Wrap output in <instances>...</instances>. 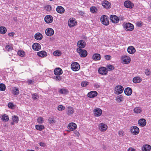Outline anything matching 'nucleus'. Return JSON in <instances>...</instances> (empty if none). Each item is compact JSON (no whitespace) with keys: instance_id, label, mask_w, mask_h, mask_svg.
<instances>
[{"instance_id":"obj_1","label":"nucleus","mask_w":151,"mask_h":151,"mask_svg":"<svg viewBox=\"0 0 151 151\" xmlns=\"http://www.w3.org/2000/svg\"><path fill=\"white\" fill-rule=\"evenodd\" d=\"M77 52L80 55V56L82 58L86 57L88 54L87 51L84 49H82L80 48H77L76 50Z\"/></svg>"},{"instance_id":"obj_2","label":"nucleus","mask_w":151,"mask_h":151,"mask_svg":"<svg viewBox=\"0 0 151 151\" xmlns=\"http://www.w3.org/2000/svg\"><path fill=\"white\" fill-rule=\"evenodd\" d=\"M130 131L133 135H136L138 134L139 132V128L135 126H132L130 128Z\"/></svg>"},{"instance_id":"obj_3","label":"nucleus","mask_w":151,"mask_h":151,"mask_svg":"<svg viewBox=\"0 0 151 151\" xmlns=\"http://www.w3.org/2000/svg\"><path fill=\"white\" fill-rule=\"evenodd\" d=\"M108 16L105 15H103L101 18V21L102 24L105 25H108L109 24V20L108 19Z\"/></svg>"},{"instance_id":"obj_4","label":"nucleus","mask_w":151,"mask_h":151,"mask_svg":"<svg viewBox=\"0 0 151 151\" xmlns=\"http://www.w3.org/2000/svg\"><path fill=\"white\" fill-rule=\"evenodd\" d=\"M124 90V88L120 85L116 86L115 88V93L116 94H119L122 93Z\"/></svg>"},{"instance_id":"obj_5","label":"nucleus","mask_w":151,"mask_h":151,"mask_svg":"<svg viewBox=\"0 0 151 151\" xmlns=\"http://www.w3.org/2000/svg\"><path fill=\"white\" fill-rule=\"evenodd\" d=\"M98 126L99 129L102 132L106 131L108 128L107 125L102 123H100Z\"/></svg>"},{"instance_id":"obj_6","label":"nucleus","mask_w":151,"mask_h":151,"mask_svg":"<svg viewBox=\"0 0 151 151\" xmlns=\"http://www.w3.org/2000/svg\"><path fill=\"white\" fill-rule=\"evenodd\" d=\"M71 69L74 71H78L80 68L79 64L76 62L73 63L71 66Z\"/></svg>"},{"instance_id":"obj_7","label":"nucleus","mask_w":151,"mask_h":151,"mask_svg":"<svg viewBox=\"0 0 151 151\" xmlns=\"http://www.w3.org/2000/svg\"><path fill=\"white\" fill-rule=\"evenodd\" d=\"M124 27L126 30L129 31H132L134 29L133 25L130 23H126L124 25Z\"/></svg>"},{"instance_id":"obj_8","label":"nucleus","mask_w":151,"mask_h":151,"mask_svg":"<svg viewBox=\"0 0 151 151\" xmlns=\"http://www.w3.org/2000/svg\"><path fill=\"white\" fill-rule=\"evenodd\" d=\"M94 115L96 117L100 116L102 114V111L101 109L99 108H97L94 109L93 110Z\"/></svg>"},{"instance_id":"obj_9","label":"nucleus","mask_w":151,"mask_h":151,"mask_svg":"<svg viewBox=\"0 0 151 151\" xmlns=\"http://www.w3.org/2000/svg\"><path fill=\"white\" fill-rule=\"evenodd\" d=\"M98 71L99 74L104 75H106L108 73L106 68L104 67L99 68Z\"/></svg>"},{"instance_id":"obj_10","label":"nucleus","mask_w":151,"mask_h":151,"mask_svg":"<svg viewBox=\"0 0 151 151\" xmlns=\"http://www.w3.org/2000/svg\"><path fill=\"white\" fill-rule=\"evenodd\" d=\"M77 125L76 124L73 122L70 123L68 126L67 128L70 131H74L77 128Z\"/></svg>"},{"instance_id":"obj_11","label":"nucleus","mask_w":151,"mask_h":151,"mask_svg":"<svg viewBox=\"0 0 151 151\" xmlns=\"http://www.w3.org/2000/svg\"><path fill=\"white\" fill-rule=\"evenodd\" d=\"M76 22L73 18H70L68 22V25L70 27L75 26L76 24Z\"/></svg>"},{"instance_id":"obj_12","label":"nucleus","mask_w":151,"mask_h":151,"mask_svg":"<svg viewBox=\"0 0 151 151\" xmlns=\"http://www.w3.org/2000/svg\"><path fill=\"white\" fill-rule=\"evenodd\" d=\"M45 22L47 24L52 23L53 20L52 17L50 15H46L44 18Z\"/></svg>"},{"instance_id":"obj_13","label":"nucleus","mask_w":151,"mask_h":151,"mask_svg":"<svg viewBox=\"0 0 151 151\" xmlns=\"http://www.w3.org/2000/svg\"><path fill=\"white\" fill-rule=\"evenodd\" d=\"M122 59L123 61V63L125 64L129 63L131 61L130 58L126 55L122 56Z\"/></svg>"},{"instance_id":"obj_14","label":"nucleus","mask_w":151,"mask_h":151,"mask_svg":"<svg viewBox=\"0 0 151 151\" xmlns=\"http://www.w3.org/2000/svg\"><path fill=\"white\" fill-rule=\"evenodd\" d=\"M124 6L127 8L132 9L134 6V4L129 1H125L124 3Z\"/></svg>"},{"instance_id":"obj_15","label":"nucleus","mask_w":151,"mask_h":151,"mask_svg":"<svg viewBox=\"0 0 151 151\" xmlns=\"http://www.w3.org/2000/svg\"><path fill=\"white\" fill-rule=\"evenodd\" d=\"M86 43L83 40H79L77 43V46L78 47V48L80 49L84 48L86 46Z\"/></svg>"},{"instance_id":"obj_16","label":"nucleus","mask_w":151,"mask_h":151,"mask_svg":"<svg viewBox=\"0 0 151 151\" xmlns=\"http://www.w3.org/2000/svg\"><path fill=\"white\" fill-rule=\"evenodd\" d=\"M32 47L35 51H38L41 49V46L39 43H35L33 44Z\"/></svg>"},{"instance_id":"obj_17","label":"nucleus","mask_w":151,"mask_h":151,"mask_svg":"<svg viewBox=\"0 0 151 151\" xmlns=\"http://www.w3.org/2000/svg\"><path fill=\"white\" fill-rule=\"evenodd\" d=\"M102 6L106 9H108L111 8V4L108 1L104 0L102 2Z\"/></svg>"},{"instance_id":"obj_18","label":"nucleus","mask_w":151,"mask_h":151,"mask_svg":"<svg viewBox=\"0 0 151 151\" xmlns=\"http://www.w3.org/2000/svg\"><path fill=\"white\" fill-rule=\"evenodd\" d=\"M111 21L114 23H117L119 21V17L115 15H111L110 17Z\"/></svg>"},{"instance_id":"obj_19","label":"nucleus","mask_w":151,"mask_h":151,"mask_svg":"<svg viewBox=\"0 0 151 151\" xmlns=\"http://www.w3.org/2000/svg\"><path fill=\"white\" fill-rule=\"evenodd\" d=\"M46 34L48 36H51L54 34V31L51 28L47 29L45 30Z\"/></svg>"},{"instance_id":"obj_20","label":"nucleus","mask_w":151,"mask_h":151,"mask_svg":"<svg viewBox=\"0 0 151 151\" xmlns=\"http://www.w3.org/2000/svg\"><path fill=\"white\" fill-rule=\"evenodd\" d=\"M97 92L96 91H91L88 93V96L89 98H94L97 96Z\"/></svg>"},{"instance_id":"obj_21","label":"nucleus","mask_w":151,"mask_h":151,"mask_svg":"<svg viewBox=\"0 0 151 151\" xmlns=\"http://www.w3.org/2000/svg\"><path fill=\"white\" fill-rule=\"evenodd\" d=\"M92 59L95 61L99 60L101 58V56L100 54L99 53H95L92 56Z\"/></svg>"},{"instance_id":"obj_22","label":"nucleus","mask_w":151,"mask_h":151,"mask_svg":"<svg viewBox=\"0 0 151 151\" xmlns=\"http://www.w3.org/2000/svg\"><path fill=\"white\" fill-rule=\"evenodd\" d=\"M146 121L144 119H139L138 121L139 125L141 127H144L146 125Z\"/></svg>"},{"instance_id":"obj_23","label":"nucleus","mask_w":151,"mask_h":151,"mask_svg":"<svg viewBox=\"0 0 151 151\" xmlns=\"http://www.w3.org/2000/svg\"><path fill=\"white\" fill-rule=\"evenodd\" d=\"M74 112V110L73 108L70 106H69L67 108V114L68 116H70Z\"/></svg>"},{"instance_id":"obj_24","label":"nucleus","mask_w":151,"mask_h":151,"mask_svg":"<svg viewBox=\"0 0 151 151\" xmlns=\"http://www.w3.org/2000/svg\"><path fill=\"white\" fill-rule=\"evenodd\" d=\"M37 55L42 58H44L47 55V53L44 50L39 51L37 53Z\"/></svg>"},{"instance_id":"obj_25","label":"nucleus","mask_w":151,"mask_h":151,"mask_svg":"<svg viewBox=\"0 0 151 151\" xmlns=\"http://www.w3.org/2000/svg\"><path fill=\"white\" fill-rule=\"evenodd\" d=\"M54 74L57 76H60L63 73L62 69L60 68L55 69L54 71Z\"/></svg>"},{"instance_id":"obj_26","label":"nucleus","mask_w":151,"mask_h":151,"mask_svg":"<svg viewBox=\"0 0 151 151\" xmlns=\"http://www.w3.org/2000/svg\"><path fill=\"white\" fill-rule=\"evenodd\" d=\"M127 51L129 53L133 54L135 52L136 50L133 46H130L128 47Z\"/></svg>"},{"instance_id":"obj_27","label":"nucleus","mask_w":151,"mask_h":151,"mask_svg":"<svg viewBox=\"0 0 151 151\" xmlns=\"http://www.w3.org/2000/svg\"><path fill=\"white\" fill-rule=\"evenodd\" d=\"M132 91L130 88H127L124 89V93L127 96L130 95L132 93Z\"/></svg>"},{"instance_id":"obj_28","label":"nucleus","mask_w":151,"mask_h":151,"mask_svg":"<svg viewBox=\"0 0 151 151\" xmlns=\"http://www.w3.org/2000/svg\"><path fill=\"white\" fill-rule=\"evenodd\" d=\"M34 37L35 39L39 40H41L43 38L42 35L40 32L36 33L35 34Z\"/></svg>"},{"instance_id":"obj_29","label":"nucleus","mask_w":151,"mask_h":151,"mask_svg":"<svg viewBox=\"0 0 151 151\" xmlns=\"http://www.w3.org/2000/svg\"><path fill=\"white\" fill-rule=\"evenodd\" d=\"M151 149V146L148 145H145L142 147V151H150Z\"/></svg>"},{"instance_id":"obj_30","label":"nucleus","mask_w":151,"mask_h":151,"mask_svg":"<svg viewBox=\"0 0 151 151\" xmlns=\"http://www.w3.org/2000/svg\"><path fill=\"white\" fill-rule=\"evenodd\" d=\"M56 11L59 13L62 14L65 11V9L63 7L61 6H58L56 8Z\"/></svg>"},{"instance_id":"obj_31","label":"nucleus","mask_w":151,"mask_h":151,"mask_svg":"<svg viewBox=\"0 0 151 151\" xmlns=\"http://www.w3.org/2000/svg\"><path fill=\"white\" fill-rule=\"evenodd\" d=\"M142 78L139 76H136L134 77L133 79V82L135 83L141 82L142 81Z\"/></svg>"},{"instance_id":"obj_32","label":"nucleus","mask_w":151,"mask_h":151,"mask_svg":"<svg viewBox=\"0 0 151 151\" xmlns=\"http://www.w3.org/2000/svg\"><path fill=\"white\" fill-rule=\"evenodd\" d=\"M19 93V90L17 87H14L12 89V94L14 95H17Z\"/></svg>"},{"instance_id":"obj_33","label":"nucleus","mask_w":151,"mask_h":151,"mask_svg":"<svg viewBox=\"0 0 151 151\" xmlns=\"http://www.w3.org/2000/svg\"><path fill=\"white\" fill-rule=\"evenodd\" d=\"M7 31V29L5 27L1 26L0 27V34H5Z\"/></svg>"},{"instance_id":"obj_34","label":"nucleus","mask_w":151,"mask_h":151,"mask_svg":"<svg viewBox=\"0 0 151 151\" xmlns=\"http://www.w3.org/2000/svg\"><path fill=\"white\" fill-rule=\"evenodd\" d=\"M134 112L136 114L140 113L142 111L141 108L137 107L133 109Z\"/></svg>"},{"instance_id":"obj_35","label":"nucleus","mask_w":151,"mask_h":151,"mask_svg":"<svg viewBox=\"0 0 151 151\" xmlns=\"http://www.w3.org/2000/svg\"><path fill=\"white\" fill-rule=\"evenodd\" d=\"M35 128L39 131H42L45 129V127L44 125H36L35 126Z\"/></svg>"},{"instance_id":"obj_36","label":"nucleus","mask_w":151,"mask_h":151,"mask_svg":"<svg viewBox=\"0 0 151 151\" xmlns=\"http://www.w3.org/2000/svg\"><path fill=\"white\" fill-rule=\"evenodd\" d=\"M59 92L61 94H66L68 93L69 91L66 89L62 88L59 91Z\"/></svg>"},{"instance_id":"obj_37","label":"nucleus","mask_w":151,"mask_h":151,"mask_svg":"<svg viewBox=\"0 0 151 151\" xmlns=\"http://www.w3.org/2000/svg\"><path fill=\"white\" fill-rule=\"evenodd\" d=\"M1 119L3 121H7L9 120L8 116L6 114L3 115L1 117Z\"/></svg>"},{"instance_id":"obj_38","label":"nucleus","mask_w":151,"mask_h":151,"mask_svg":"<svg viewBox=\"0 0 151 151\" xmlns=\"http://www.w3.org/2000/svg\"><path fill=\"white\" fill-rule=\"evenodd\" d=\"M6 49L8 51H10L13 50V45L10 44L9 45H6L5 47Z\"/></svg>"},{"instance_id":"obj_39","label":"nucleus","mask_w":151,"mask_h":151,"mask_svg":"<svg viewBox=\"0 0 151 151\" xmlns=\"http://www.w3.org/2000/svg\"><path fill=\"white\" fill-rule=\"evenodd\" d=\"M53 54L54 56H59L61 55V53L60 51L57 50L53 52Z\"/></svg>"},{"instance_id":"obj_40","label":"nucleus","mask_w":151,"mask_h":151,"mask_svg":"<svg viewBox=\"0 0 151 151\" xmlns=\"http://www.w3.org/2000/svg\"><path fill=\"white\" fill-rule=\"evenodd\" d=\"M45 10L48 12H50L52 10V7L50 5H48L45 6L44 7Z\"/></svg>"},{"instance_id":"obj_41","label":"nucleus","mask_w":151,"mask_h":151,"mask_svg":"<svg viewBox=\"0 0 151 151\" xmlns=\"http://www.w3.org/2000/svg\"><path fill=\"white\" fill-rule=\"evenodd\" d=\"M6 86L5 85L2 83L0 84V91H4L5 90Z\"/></svg>"},{"instance_id":"obj_42","label":"nucleus","mask_w":151,"mask_h":151,"mask_svg":"<svg viewBox=\"0 0 151 151\" xmlns=\"http://www.w3.org/2000/svg\"><path fill=\"white\" fill-rule=\"evenodd\" d=\"M58 109L59 111H61L65 109V107L62 105H60L58 106Z\"/></svg>"},{"instance_id":"obj_43","label":"nucleus","mask_w":151,"mask_h":151,"mask_svg":"<svg viewBox=\"0 0 151 151\" xmlns=\"http://www.w3.org/2000/svg\"><path fill=\"white\" fill-rule=\"evenodd\" d=\"M106 67L109 71L111 70L114 69V66L112 65H108L106 66Z\"/></svg>"},{"instance_id":"obj_44","label":"nucleus","mask_w":151,"mask_h":151,"mask_svg":"<svg viewBox=\"0 0 151 151\" xmlns=\"http://www.w3.org/2000/svg\"><path fill=\"white\" fill-rule=\"evenodd\" d=\"M17 54L19 55L21 57L24 56L25 55L24 52L21 50L18 51Z\"/></svg>"},{"instance_id":"obj_45","label":"nucleus","mask_w":151,"mask_h":151,"mask_svg":"<svg viewBox=\"0 0 151 151\" xmlns=\"http://www.w3.org/2000/svg\"><path fill=\"white\" fill-rule=\"evenodd\" d=\"M43 118L42 117H40L37 118V122L39 124H42L43 122Z\"/></svg>"},{"instance_id":"obj_46","label":"nucleus","mask_w":151,"mask_h":151,"mask_svg":"<svg viewBox=\"0 0 151 151\" xmlns=\"http://www.w3.org/2000/svg\"><path fill=\"white\" fill-rule=\"evenodd\" d=\"M13 121L14 122L18 123L19 121V118L16 116H14L13 117Z\"/></svg>"},{"instance_id":"obj_47","label":"nucleus","mask_w":151,"mask_h":151,"mask_svg":"<svg viewBox=\"0 0 151 151\" xmlns=\"http://www.w3.org/2000/svg\"><path fill=\"white\" fill-rule=\"evenodd\" d=\"M48 121L50 124H53L55 122V121L54 120V118L53 117H50L48 119Z\"/></svg>"},{"instance_id":"obj_48","label":"nucleus","mask_w":151,"mask_h":151,"mask_svg":"<svg viewBox=\"0 0 151 151\" xmlns=\"http://www.w3.org/2000/svg\"><path fill=\"white\" fill-rule=\"evenodd\" d=\"M88 82L87 81H84L82 82L81 85L82 86L85 87L88 85Z\"/></svg>"},{"instance_id":"obj_49","label":"nucleus","mask_w":151,"mask_h":151,"mask_svg":"<svg viewBox=\"0 0 151 151\" xmlns=\"http://www.w3.org/2000/svg\"><path fill=\"white\" fill-rule=\"evenodd\" d=\"M118 134L120 137H122L124 135V132L122 130H119L118 131Z\"/></svg>"},{"instance_id":"obj_50","label":"nucleus","mask_w":151,"mask_h":151,"mask_svg":"<svg viewBox=\"0 0 151 151\" xmlns=\"http://www.w3.org/2000/svg\"><path fill=\"white\" fill-rule=\"evenodd\" d=\"M39 98V96L36 93L32 94V98L34 100H36Z\"/></svg>"},{"instance_id":"obj_51","label":"nucleus","mask_w":151,"mask_h":151,"mask_svg":"<svg viewBox=\"0 0 151 151\" xmlns=\"http://www.w3.org/2000/svg\"><path fill=\"white\" fill-rule=\"evenodd\" d=\"M123 100V98L121 95L118 97L117 101L119 102H121Z\"/></svg>"},{"instance_id":"obj_52","label":"nucleus","mask_w":151,"mask_h":151,"mask_svg":"<svg viewBox=\"0 0 151 151\" xmlns=\"http://www.w3.org/2000/svg\"><path fill=\"white\" fill-rule=\"evenodd\" d=\"M8 107L10 109H13L14 107V105L11 102H9L8 104Z\"/></svg>"},{"instance_id":"obj_53","label":"nucleus","mask_w":151,"mask_h":151,"mask_svg":"<svg viewBox=\"0 0 151 151\" xmlns=\"http://www.w3.org/2000/svg\"><path fill=\"white\" fill-rule=\"evenodd\" d=\"M145 73L147 76L150 75L151 74V72L148 69H146L145 70Z\"/></svg>"},{"instance_id":"obj_54","label":"nucleus","mask_w":151,"mask_h":151,"mask_svg":"<svg viewBox=\"0 0 151 151\" xmlns=\"http://www.w3.org/2000/svg\"><path fill=\"white\" fill-rule=\"evenodd\" d=\"M73 133L75 134L74 136L77 137H79L80 136V133L77 130L74 131L73 132Z\"/></svg>"},{"instance_id":"obj_55","label":"nucleus","mask_w":151,"mask_h":151,"mask_svg":"<svg viewBox=\"0 0 151 151\" xmlns=\"http://www.w3.org/2000/svg\"><path fill=\"white\" fill-rule=\"evenodd\" d=\"M105 59L107 60H111V56L110 55H105L104 56Z\"/></svg>"},{"instance_id":"obj_56","label":"nucleus","mask_w":151,"mask_h":151,"mask_svg":"<svg viewBox=\"0 0 151 151\" xmlns=\"http://www.w3.org/2000/svg\"><path fill=\"white\" fill-rule=\"evenodd\" d=\"M96 8L94 6H92L90 8V10L91 12L92 13H94L95 12Z\"/></svg>"},{"instance_id":"obj_57","label":"nucleus","mask_w":151,"mask_h":151,"mask_svg":"<svg viewBox=\"0 0 151 151\" xmlns=\"http://www.w3.org/2000/svg\"><path fill=\"white\" fill-rule=\"evenodd\" d=\"M127 151H136V150L134 148L130 147L127 149Z\"/></svg>"},{"instance_id":"obj_58","label":"nucleus","mask_w":151,"mask_h":151,"mask_svg":"<svg viewBox=\"0 0 151 151\" xmlns=\"http://www.w3.org/2000/svg\"><path fill=\"white\" fill-rule=\"evenodd\" d=\"M100 86V83H95L94 85V87L96 88H98Z\"/></svg>"},{"instance_id":"obj_59","label":"nucleus","mask_w":151,"mask_h":151,"mask_svg":"<svg viewBox=\"0 0 151 151\" xmlns=\"http://www.w3.org/2000/svg\"><path fill=\"white\" fill-rule=\"evenodd\" d=\"M55 78L57 81H60L61 80V77L59 76H56L55 77Z\"/></svg>"},{"instance_id":"obj_60","label":"nucleus","mask_w":151,"mask_h":151,"mask_svg":"<svg viewBox=\"0 0 151 151\" xmlns=\"http://www.w3.org/2000/svg\"><path fill=\"white\" fill-rule=\"evenodd\" d=\"M39 144L40 146L42 147H45L46 146L45 144L42 142H40L39 143Z\"/></svg>"},{"instance_id":"obj_61","label":"nucleus","mask_w":151,"mask_h":151,"mask_svg":"<svg viewBox=\"0 0 151 151\" xmlns=\"http://www.w3.org/2000/svg\"><path fill=\"white\" fill-rule=\"evenodd\" d=\"M14 35V32H10L8 34V35L9 36L13 37Z\"/></svg>"},{"instance_id":"obj_62","label":"nucleus","mask_w":151,"mask_h":151,"mask_svg":"<svg viewBox=\"0 0 151 151\" xmlns=\"http://www.w3.org/2000/svg\"><path fill=\"white\" fill-rule=\"evenodd\" d=\"M27 82L28 84H30L32 83L33 81L31 80H29L27 81Z\"/></svg>"},{"instance_id":"obj_63","label":"nucleus","mask_w":151,"mask_h":151,"mask_svg":"<svg viewBox=\"0 0 151 151\" xmlns=\"http://www.w3.org/2000/svg\"><path fill=\"white\" fill-rule=\"evenodd\" d=\"M15 122H14L13 121V122H12L11 123V124L12 125H14V123Z\"/></svg>"},{"instance_id":"obj_64","label":"nucleus","mask_w":151,"mask_h":151,"mask_svg":"<svg viewBox=\"0 0 151 151\" xmlns=\"http://www.w3.org/2000/svg\"><path fill=\"white\" fill-rule=\"evenodd\" d=\"M27 151H35L33 150H27Z\"/></svg>"}]
</instances>
